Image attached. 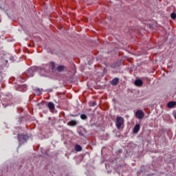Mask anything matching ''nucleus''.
Masks as SVG:
<instances>
[{
	"label": "nucleus",
	"mask_w": 176,
	"mask_h": 176,
	"mask_svg": "<svg viewBox=\"0 0 176 176\" xmlns=\"http://www.w3.org/2000/svg\"><path fill=\"white\" fill-rule=\"evenodd\" d=\"M29 139L30 137H28V135L27 134L18 133L17 135L19 146L25 144Z\"/></svg>",
	"instance_id": "obj_1"
},
{
	"label": "nucleus",
	"mask_w": 176,
	"mask_h": 176,
	"mask_svg": "<svg viewBox=\"0 0 176 176\" xmlns=\"http://www.w3.org/2000/svg\"><path fill=\"white\" fill-rule=\"evenodd\" d=\"M123 123H124V119H123V118L122 117H117L116 124L118 130H120V129L122 128V124H123Z\"/></svg>",
	"instance_id": "obj_2"
},
{
	"label": "nucleus",
	"mask_w": 176,
	"mask_h": 176,
	"mask_svg": "<svg viewBox=\"0 0 176 176\" xmlns=\"http://www.w3.org/2000/svg\"><path fill=\"white\" fill-rule=\"evenodd\" d=\"M135 118L137 119H139L140 120H142V119H144L145 116V113L141 109L137 110L135 114Z\"/></svg>",
	"instance_id": "obj_3"
},
{
	"label": "nucleus",
	"mask_w": 176,
	"mask_h": 176,
	"mask_svg": "<svg viewBox=\"0 0 176 176\" xmlns=\"http://www.w3.org/2000/svg\"><path fill=\"white\" fill-rule=\"evenodd\" d=\"M49 67V71H52V72H55L56 71V63L54 62H51L49 65L45 66V68Z\"/></svg>",
	"instance_id": "obj_4"
},
{
	"label": "nucleus",
	"mask_w": 176,
	"mask_h": 176,
	"mask_svg": "<svg viewBox=\"0 0 176 176\" xmlns=\"http://www.w3.org/2000/svg\"><path fill=\"white\" fill-rule=\"evenodd\" d=\"M34 72H35V68L34 67H30L29 69H28L25 72V75L26 76H28V78H31V76H32L34 75Z\"/></svg>",
	"instance_id": "obj_5"
},
{
	"label": "nucleus",
	"mask_w": 176,
	"mask_h": 176,
	"mask_svg": "<svg viewBox=\"0 0 176 176\" xmlns=\"http://www.w3.org/2000/svg\"><path fill=\"white\" fill-rule=\"evenodd\" d=\"M78 134L81 137H85V135H86V134H87V131H86V129L82 128L79 130Z\"/></svg>",
	"instance_id": "obj_6"
},
{
	"label": "nucleus",
	"mask_w": 176,
	"mask_h": 176,
	"mask_svg": "<svg viewBox=\"0 0 176 176\" xmlns=\"http://www.w3.org/2000/svg\"><path fill=\"white\" fill-rule=\"evenodd\" d=\"M135 85L138 87H141V86L144 85V82H142L141 79H137L135 80Z\"/></svg>",
	"instance_id": "obj_7"
},
{
	"label": "nucleus",
	"mask_w": 176,
	"mask_h": 176,
	"mask_svg": "<svg viewBox=\"0 0 176 176\" xmlns=\"http://www.w3.org/2000/svg\"><path fill=\"white\" fill-rule=\"evenodd\" d=\"M140 128H141V126L140 125V124H136L133 128L134 134H137L138 133V131H140Z\"/></svg>",
	"instance_id": "obj_8"
},
{
	"label": "nucleus",
	"mask_w": 176,
	"mask_h": 176,
	"mask_svg": "<svg viewBox=\"0 0 176 176\" xmlns=\"http://www.w3.org/2000/svg\"><path fill=\"white\" fill-rule=\"evenodd\" d=\"M111 84L113 86H118V85H119V78H113V80L111 81Z\"/></svg>",
	"instance_id": "obj_9"
},
{
	"label": "nucleus",
	"mask_w": 176,
	"mask_h": 176,
	"mask_svg": "<svg viewBox=\"0 0 176 176\" xmlns=\"http://www.w3.org/2000/svg\"><path fill=\"white\" fill-rule=\"evenodd\" d=\"M47 107L50 111H54V108H55L54 103L52 102H49L47 104Z\"/></svg>",
	"instance_id": "obj_10"
},
{
	"label": "nucleus",
	"mask_w": 176,
	"mask_h": 176,
	"mask_svg": "<svg viewBox=\"0 0 176 176\" xmlns=\"http://www.w3.org/2000/svg\"><path fill=\"white\" fill-rule=\"evenodd\" d=\"M57 72H63V71H64L65 69V66L64 65H58L56 67Z\"/></svg>",
	"instance_id": "obj_11"
},
{
	"label": "nucleus",
	"mask_w": 176,
	"mask_h": 176,
	"mask_svg": "<svg viewBox=\"0 0 176 176\" xmlns=\"http://www.w3.org/2000/svg\"><path fill=\"white\" fill-rule=\"evenodd\" d=\"M175 105H176V102H174V101L169 102L167 104L168 108H174V107H175Z\"/></svg>",
	"instance_id": "obj_12"
},
{
	"label": "nucleus",
	"mask_w": 176,
	"mask_h": 176,
	"mask_svg": "<svg viewBox=\"0 0 176 176\" xmlns=\"http://www.w3.org/2000/svg\"><path fill=\"white\" fill-rule=\"evenodd\" d=\"M75 151L76 152H80V151H82V146H80V145H79V144H76L75 146Z\"/></svg>",
	"instance_id": "obj_13"
},
{
	"label": "nucleus",
	"mask_w": 176,
	"mask_h": 176,
	"mask_svg": "<svg viewBox=\"0 0 176 176\" xmlns=\"http://www.w3.org/2000/svg\"><path fill=\"white\" fill-rule=\"evenodd\" d=\"M68 126H76V121L72 120L67 123Z\"/></svg>",
	"instance_id": "obj_14"
},
{
	"label": "nucleus",
	"mask_w": 176,
	"mask_h": 176,
	"mask_svg": "<svg viewBox=\"0 0 176 176\" xmlns=\"http://www.w3.org/2000/svg\"><path fill=\"white\" fill-rule=\"evenodd\" d=\"M80 118L82 119V120H86V119H87V116H86V114H82Z\"/></svg>",
	"instance_id": "obj_15"
},
{
	"label": "nucleus",
	"mask_w": 176,
	"mask_h": 176,
	"mask_svg": "<svg viewBox=\"0 0 176 176\" xmlns=\"http://www.w3.org/2000/svg\"><path fill=\"white\" fill-rule=\"evenodd\" d=\"M90 107H96L97 105V102L96 101L89 102Z\"/></svg>",
	"instance_id": "obj_16"
},
{
	"label": "nucleus",
	"mask_w": 176,
	"mask_h": 176,
	"mask_svg": "<svg viewBox=\"0 0 176 176\" xmlns=\"http://www.w3.org/2000/svg\"><path fill=\"white\" fill-rule=\"evenodd\" d=\"M170 17L171 19H173V20H175L176 19V14L175 12H173L171 14H170Z\"/></svg>",
	"instance_id": "obj_17"
},
{
	"label": "nucleus",
	"mask_w": 176,
	"mask_h": 176,
	"mask_svg": "<svg viewBox=\"0 0 176 176\" xmlns=\"http://www.w3.org/2000/svg\"><path fill=\"white\" fill-rule=\"evenodd\" d=\"M20 89H23L22 91H27V87L25 85L21 86Z\"/></svg>",
	"instance_id": "obj_18"
},
{
	"label": "nucleus",
	"mask_w": 176,
	"mask_h": 176,
	"mask_svg": "<svg viewBox=\"0 0 176 176\" xmlns=\"http://www.w3.org/2000/svg\"><path fill=\"white\" fill-rule=\"evenodd\" d=\"M34 91H36V93H38V94H41V89L39 88H36L34 89Z\"/></svg>",
	"instance_id": "obj_19"
},
{
	"label": "nucleus",
	"mask_w": 176,
	"mask_h": 176,
	"mask_svg": "<svg viewBox=\"0 0 176 176\" xmlns=\"http://www.w3.org/2000/svg\"><path fill=\"white\" fill-rule=\"evenodd\" d=\"M111 68H116V67H118V65H116V63H113L112 65H111Z\"/></svg>",
	"instance_id": "obj_20"
},
{
	"label": "nucleus",
	"mask_w": 176,
	"mask_h": 176,
	"mask_svg": "<svg viewBox=\"0 0 176 176\" xmlns=\"http://www.w3.org/2000/svg\"><path fill=\"white\" fill-rule=\"evenodd\" d=\"M70 116H73L74 118H75V116H78V115L72 114V115H70Z\"/></svg>",
	"instance_id": "obj_21"
},
{
	"label": "nucleus",
	"mask_w": 176,
	"mask_h": 176,
	"mask_svg": "<svg viewBox=\"0 0 176 176\" xmlns=\"http://www.w3.org/2000/svg\"><path fill=\"white\" fill-rule=\"evenodd\" d=\"M37 105H41V104L38 103V104H37Z\"/></svg>",
	"instance_id": "obj_22"
}]
</instances>
